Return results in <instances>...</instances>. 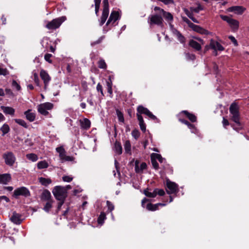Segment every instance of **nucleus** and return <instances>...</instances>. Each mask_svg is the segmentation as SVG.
Segmentation results:
<instances>
[{"instance_id": "obj_1", "label": "nucleus", "mask_w": 249, "mask_h": 249, "mask_svg": "<svg viewBox=\"0 0 249 249\" xmlns=\"http://www.w3.org/2000/svg\"><path fill=\"white\" fill-rule=\"evenodd\" d=\"M230 113L231 115V119L235 123V125H231L233 129L238 131L242 128V126L240 123V114L239 107L235 103H232L229 108Z\"/></svg>"}, {"instance_id": "obj_2", "label": "nucleus", "mask_w": 249, "mask_h": 249, "mask_svg": "<svg viewBox=\"0 0 249 249\" xmlns=\"http://www.w3.org/2000/svg\"><path fill=\"white\" fill-rule=\"evenodd\" d=\"M52 192L55 198L58 200H65L67 196V189L63 186H55Z\"/></svg>"}, {"instance_id": "obj_3", "label": "nucleus", "mask_w": 249, "mask_h": 249, "mask_svg": "<svg viewBox=\"0 0 249 249\" xmlns=\"http://www.w3.org/2000/svg\"><path fill=\"white\" fill-rule=\"evenodd\" d=\"M5 164L9 166L13 167L16 162L17 158L14 153L10 151L5 152L2 155Z\"/></svg>"}, {"instance_id": "obj_4", "label": "nucleus", "mask_w": 249, "mask_h": 249, "mask_svg": "<svg viewBox=\"0 0 249 249\" xmlns=\"http://www.w3.org/2000/svg\"><path fill=\"white\" fill-rule=\"evenodd\" d=\"M66 20L65 16H62L48 21L45 27L49 30H55L58 28L61 24Z\"/></svg>"}, {"instance_id": "obj_5", "label": "nucleus", "mask_w": 249, "mask_h": 249, "mask_svg": "<svg viewBox=\"0 0 249 249\" xmlns=\"http://www.w3.org/2000/svg\"><path fill=\"white\" fill-rule=\"evenodd\" d=\"M53 108V104L50 102L40 104L37 106V110L39 113L43 115H49V111Z\"/></svg>"}, {"instance_id": "obj_6", "label": "nucleus", "mask_w": 249, "mask_h": 249, "mask_svg": "<svg viewBox=\"0 0 249 249\" xmlns=\"http://www.w3.org/2000/svg\"><path fill=\"white\" fill-rule=\"evenodd\" d=\"M148 23L151 27L153 25H157L160 26L163 25V19L161 15H151L148 18Z\"/></svg>"}, {"instance_id": "obj_7", "label": "nucleus", "mask_w": 249, "mask_h": 249, "mask_svg": "<svg viewBox=\"0 0 249 249\" xmlns=\"http://www.w3.org/2000/svg\"><path fill=\"white\" fill-rule=\"evenodd\" d=\"M103 10L100 20V25L102 26L106 22L109 14V5L108 0H103Z\"/></svg>"}, {"instance_id": "obj_8", "label": "nucleus", "mask_w": 249, "mask_h": 249, "mask_svg": "<svg viewBox=\"0 0 249 249\" xmlns=\"http://www.w3.org/2000/svg\"><path fill=\"white\" fill-rule=\"evenodd\" d=\"M220 18L229 24L232 30L234 31L238 30L239 25V23L238 20L227 16L220 15Z\"/></svg>"}, {"instance_id": "obj_9", "label": "nucleus", "mask_w": 249, "mask_h": 249, "mask_svg": "<svg viewBox=\"0 0 249 249\" xmlns=\"http://www.w3.org/2000/svg\"><path fill=\"white\" fill-rule=\"evenodd\" d=\"M209 48L213 49L215 53V55H217V51H222L224 50V48L218 42L211 39L209 46H206L205 49L208 50Z\"/></svg>"}, {"instance_id": "obj_10", "label": "nucleus", "mask_w": 249, "mask_h": 249, "mask_svg": "<svg viewBox=\"0 0 249 249\" xmlns=\"http://www.w3.org/2000/svg\"><path fill=\"white\" fill-rule=\"evenodd\" d=\"M14 196L15 197H18L19 196L24 197L30 196V193L28 189L25 187H21L16 189L14 192Z\"/></svg>"}, {"instance_id": "obj_11", "label": "nucleus", "mask_w": 249, "mask_h": 249, "mask_svg": "<svg viewBox=\"0 0 249 249\" xmlns=\"http://www.w3.org/2000/svg\"><path fill=\"white\" fill-rule=\"evenodd\" d=\"M40 76L43 81L44 85V89H46L51 80V77L48 73L44 70H41L40 71Z\"/></svg>"}, {"instance_id": "obj_12", "label": "nucleus", "mask_w": 249, "mask_h": 249, "mask_svg": "<svg viewBox=\"0 0 249 249\" xmlns=\"http://www.w3.org/2000/svg\"><path fill=\"white\" fill-rule=\"evenodd\" d=\"M167 189L166 192L168 194L176 193L178 190V185L174 182L170 181L169 179L166 180Z\"/></svg>"}, {"instance_id": "obj_13", "label": "nucleus", "mask_w": 249, "mask_h": 249, "mask_svg": "<svg viewBox=\"0 0 249 249\" xmlns=\"http://www.w3.org/2000/svg\"><path fill=\"white\" fill-rule=\"evenodd\" d=\"M137 113L141 115L144 114L148 116L150 119L152 120L157 119V117L154 115L147 108L144 107L142 106H139L137 107Z\"/></svg>"}, {"instance_id": "obj_14", "label": "nucleus", "mask_w": 249, "mask_h": 249, "mask_svg": "<svg viewBox=\"0 0 249 249\" xmlns=\"http://www.w3.org/2000/svg\"><path fill=\"white\" fill-rule=\"evenodd\" d=\"M42 46L46 50H50L51 52L54 53L55 48L51 45V41L48 37H44L41 41Z\"/></svg>"}, {"instance_id": "obj_15", "label": "nucleus", "mask_w": 249, "mask_h": 249, "mask_svg": "<svg viewBox=\"0 0 249 249\" xmlns=\"http://www.w3.org/2000/svg\"><path fill=\"white\" fill-rule=\"evenodd\" d=\"M120 18L119 12L118 11H113L111 13L109 18L107 22L106 25H113L116 21Z\"/></svg>"}, {"instance_id": "obj_16", "label": "nucleus", "mask_w": 249, "mask_h": 249, "mask_svg": "<svg viewBox=\"0 0 249 249\" xmlns=\"http://www.w3.org/2000/svg\"><path fill=\"white\" fill-rule=\"evenodd\" d=\"M147 167V164L145 162H140L138 160L135 161V171L138 174H142L144 170Z\"/></svg>"}, {"instance_id": "obj_17", "label": "nucleus", "mask_w": 249, "mask_h": 249, "mask_svg": "<svg viewBox=\"0 0 249 249\" xmlns=\"http://www.w3.org/2000/svg\"><path fill=\"white\" fill-rule=\"evenodd\" d=\"M246 10V8L242 6H234L229 7L228 11L230 12H233L238 15H242Z\"/></svg>"}, {"instance_id": "obj_18", "label": "nucleus", "mask_w": 249, "mask_h": 249, "mask_svg": "<svg viewBox=\"0 0 249 249\" xmlns=\"http://www.w3.org/2000/svg\"><path fill=\"white\" fill-rule=\"evenodd\" d=\"M10 219L12 222L17 225L20 224L22 221L21 219V215L19 213H17L16 212H14L12 213V215L10 218Z\"/></svg>"}, {"instance_id": "obj_19", "label": "nucleus", "mask_w": 249, "mask_h": 249, "mask_svg": "<svg viewBox=\"0 0 249 249\" xmlns=\"http://www.w3.org/2000/svg\"><path fill=\"white\" fill-rule=\"evenodd\" d=\"M26 119L30 122H34L36 118V114L32 109H28L24 112Z\"/></svg>"}, {"instance_id": "obj_20", "label": "nucleus", "mask_w": 249, "mask_h": 249, "mask_svg": "<svg viewBox=\"0 0 249 249\" xmlns=\"http://www.w3.org/2000/svg\"><path fill=\"white\" fill-rule=\"evenodd\" d=\"M11 180V176L10 174L5 173L0 174V184H7Z\"/></svg>"}, {"instance_id": "obj_21", "label": "nucleus", "mask_w": 249, "mask_h": 249, "mask_svg": "<svg viewBox=\"0 0 249 249\" xmlns=\"http://www.w3.org/2000/svg\"><path fill=\"white\" fill-rule=\"evenodd\" d=\"M193 31L197 32L198 33H200L201 34L203 35H209V32L204 29L202 28V27H200L199 26H198L197 25L194 24L193 23V24H191V26L190 27Z\"/></svg>"}, {"instance_id": "obj_22", "label": "nucleus", "mask_w": 249, "mask_h": 249, "mask_svg": "<svg viewBox=\"0 0 249 249\" xmlns=\"http://www.w3.org/2000/svg\"><path fill=\"white\" fill-rule=\"evenodd\" d=\"M80 123L81 127L83 129L88 130L90 127V121L88 119L84 118L83 120H80Z\"/></svg>"}, {"instance_id": "obj_23", "label": "nucleus", "mask_w": 249, "mask_h": 249, "mask_svg": "<svg viewBox=\"0 0 249 249\" xmlns=\"http://www.w3.org/2000/svg\"><path fill=\"white\" fill-rule=\"evenodd\" d=\"M0 108L5 114L13 116L15 114V110L13 108L11 107L2 106L0 107Z\"/></svg>"}, {"instance_id": "obj_24", "label": "nucleus", "mask_w": 249, "mask_h": 249, "mask_svg": "<svg viewBox=\"0 0 249 249\" xmlns=\"http://www.w3.org/2000/svg\"><path fill=\"white\" fill-rule=\"evenodd\" d=\"M137 116L138 120L139 122V125L141 129L143 131L145 132L146 130V125L144 122L142 116L139 113H137Z\"/></svg>"}, {"instance_id": "obj_25", "label": "nucleus", "mask_w": 249, "mask_h": 249, "mask_svg": "<svg viewBox=\"0 0 249 249\" xmlns=\"http://www.w3.org/2000/svg\"><path fill=\"white\" fill-rule=\"evenodd\" d=\"M189 45L196 51H199L201 49V45L194 40H191Z\"/></svg>"}, {"instance_id": "obj_26", "label": "nucleus", "mask_w": 249, "mask_h": 249, "mask_svg": "<svg viewBox=\"0 0 249 249\" xmlns=\"http://www.w3.org/2000/svg\"><path fill=\"white\" fill-rule=\"evenodd\" d=\"M51 193L47 190H44L41 194V198L43 200H51Z\"/></svg>"}, {"instance_id": "obj_27", "label": "nucleus", "mask_w": 249, "mask_h": 249, "mask_svg": "<svg viewBox=\"0 0 249 249\" xmlns=\"http://www.w3.org/2000/svg\"><path fill=\"white\" fill-rule=\"evenodd\" d=\"M39 182L43 186H47L52 183V180L49 178L40 177L38 178Z\"/></svg>"}, {"instance_id": "obj_28", "label": "nucleus", "mask_w": 249, "mask_h": 249, "mask_svg": "<svg viewBox=\"0 0 249 249\" xmlns=\"http://www.w3.org/2000/svg\"><path fill=\"white\" fill-rule=\"evenodd\" d=\"M124 148L125 150V152L129 154V155L131 154V145L129 141H126L124 144Z\"/></svg>"}, {"instance_id": "obj_29", "label": "nucleus", "mask_w": 249, "mask_h": 249, "mask_svg": "<svg viewBox=\"0 0 249 249\" xmlns=\"http://www.w3.org/2000/svg\"><path fill=\"white\" fill-rule=\"evenodd\" d=\"M182 113L185 114L186 116L188 118V119L192 122H195L196 121V116L193 114L189 113L186 110H183L182 111Z\"/></svg>"}, {"instance_id": "obj_30", "label": "nucleus", "mask_w": 249, "mask_h": 249, "mask_svg": "<svg viewBox=\"0 0 249 249\" xmlns=\"http://www.w3.org/2000/svg\"><path fill=\"white\" fill-rule=\"evenodd\" d=\"M114 151L115 152L120 155L122 153V147L121 144L119 142H116L114 144Z\"/></svg>"}, {"instance_id": "obj_31", "label": "nucleus", "mask_w": 249, "mask_h": 249, "mask_svg": "<svg viewBox=\"0 0 249 249\" xmlns=\"http://www.w3.org/2000/svg\"><path fill=\"white\" fill-rule=\"evenodd\" d=\"M162 15L165 19L169 22V24H170V23L171 24V22L173 20V17L172 15L170 13L166 12L165 11L163 13Z\"/></svg>"}, {"instance_id": "obj_32", "label": "nucleus", "mask_w": 249, "mask_h": 249, "mask_svg": "<svg viewBox=\"0 0 249 249\" xmlns=\"http://www.w3.org/2000/svg\"><path fill=\"white\" fill-rule=\"evenodd\" d=\"M49 166L48 163L45 160L39 161L37 163V167L39 169H45Z\"/></svg>"}, {"instance_id": "obj_33", "label": "nucleus", "mask_w": 249, "mask_h": 249, "mask_svg": "<svg viewBox=\"0 0 249 249\" xmlns=\"http://www.w3.org/2000/svg\"><path fill=\"white\" fill-rule=\"evenodd\" d=\"M26 158L30 160L35 162L38 160V156L34 153L28 154L26 155Z\"/></svg>"}, {"instance_id": "obj_34", "label": "nucleus", "mask_w": 249, "mask_h": 249, "mask_svg": "<svg viewBox=\"0 0 249 249\" xmlns=\"http://www.w3.org/2000/svg\"><path fill=\"white\" fill-rule=\"evenodd\" d=\"M14 121L16 123L18 124L19 125L23 126V127H24L25 128H27L28 127V125H27V124L26 123V122L24 120H22V119H14Z\"/></svg>"}, {"instance_id": "obj_35", "label": "nucleus", "mask_w": 249, "mask_h": 249, "mask_svg": "<svg viewBox=\"0 0 249 249\" xmlns=\"http://www.w3.org/2000/svg\"><path fill=\"white\" fill-rule=\"evenodd\" d=\"M0 130L2 132V136H4L6 134L8 133L10 130V128L9 125L6 124H4L0 128Z\"/></svg>"}, {"instance_id": "obj_36", "label": "nucleus", "mask_w": 249, "mask_h": 249, "mask_svg": "<svg viewBox=\"0 0 249 249\" xmlns=\"http://www.w3.org/2000/svg\"><path fill=\"white\" fill-rule=\"evenodd\" d=\"M152 158H154L155 160H158L160 163L163 162L165 159H163L160 154L157 153H152L151 156Z\"/></svg>"}, {"instance_id": "obj_37", "label": "nucleus", "mask_w": 249, "mask_h": 249, "mask_svg": "<svg viewBox=\"0 0 249 249\" xmlns=\"http://www.w3.org/2000/svg\"><path fill=\"white\" fill-rule=\"evenodd\" d=\"M106 213L104 212L101 213L99 216L98 218V220H97L98 223L99 224H101V225L103 224L104 222V220L106 219Z\"/></svg>"}, {"instance_id": "obj_38", "label": "nucleus", "mask_w": 249, "mask_h": 249, "mask_svg": "<svg viewBox=\"0 0 249 249\" xmlns=\"http://www.w3.org/2000/svg\"><path fill=\"white\" fill-rule=\"evenodd\" d=\"M56 151L59 153V156L60 159L62 158L65 154L66 151L63 146H60L56 148Z\"/></svg>"}, {"instance_id": "obj_39", "label": "nucleus", "mask_w": 249, "mask_h": 249, "mask_svg": "<svg viewBox=\"0 0 249 249\" xmlns=\"http://www.w3.org/2000/svg\"><path fill=\"white\" fill-rule=\"evenodd\" d=\"M62 162L65 161H72L74 158L72 156H67L66 154L60 159Z\"/></svg>"}, {"instance_id": "obj_40", "label": "nucleus", "mask_w": 249, "mask_h": 249, "mask_svg": "<svg viewBox=\"0 0 249 249\" xmlns=\"http://www.w3.org/2000/svg\"><path fill=\"white\" fill-rule=\"evenodd\" d=\"M144 194L146 196L149 197H155L156 196V192L155 190L153 192H150L149 190H144Z\"/></svg>"}, {"instance_id": "obj_41", "label": "nucleus", "mask_w": 249, "mask_h": 249, "mask_svg": "<svg viewBox=\"0 0 249 249\" xmlns=\"http://www.w3.org/2000/svg\"><path fill=\"white\" fill-rule=\"evenodd\" d=\"M185 12L186 14L187 15V16L190 19H191L194 22L197 23H198V21H197V20L193 17V15L192 13L193 12H190L188 10L185 9Z\"/></svg>"}, {"instance_id": "obj_42", "label": "nucleus", "mask_w": 249, "mask_h": 249, "mask_svg": "<svg viewBox=\"0 0 249 249\" xmlns=\"http://www.w3.org/2000/svg\"><path fill=\"white\" fill-rule=\"evenodd\" d=\"M52 200L48 201V202L46 203L43 210L46 212H49L50 209L52 207Z\"/></svg>"}, {"instance_id": "obj_43", "label": "nucleus", "mask_w": 249, "mask_h": 249, "mask_svg": "<svg viewBox=\"0 0 249 249\" xmlns=\"http://www.w3.org/2000/svg\"><path fill=\"white\" fill-rule=\"evenodd\" d=\"M33 78L36 85L38 87H40V81L38 77V74L36 72H33Z\"/></svg>"}, {"instance_id": "obj_44", "label": "nucleus", "mask_w": 249, "mask_h": 249, "mask_svg": "<svg viewBox=\"0 0 249 249\" xmlns=\"http://www.w3.org/2000/svg\"><path fill=\"white\" fill-rule=\"evenodd\" d=\"M146 208L149 211H156V210H158L157 208L156 204H152L150 203H148L146 205Z\"/></svg>"}, {"instance_id": "obj_45", "label": "nucleus", "mask_w": 249, "mask_h": 249, "mask_svg": "<svg viewBox=\"0 0 249 249\" xmlns=\"http://www.w3.org/2000/svg\"><path fill=\"white\" fill-rule=\"evenodd\" d=\"M94 3H95V14L97 16L99 10L100 8V5L101 3V0H94Z\"/></svg>"}, {"instance_id": "obj_46", "label": "nucleus", "mask_w": 249, "mask_h": 249, "mask_svg": "<svg viewBox=\"0 0 249 249\" xmlns=\"http://www.w3.org/2000/svg\"><path fill=\"white\" fill-rule=\"evenodd\" d=\"M116 114L118 118L119 121L120 122L124 123V118L123 114L120 111L119 109L116 110Z\"/></svg>"}, {"instance_id": "obj_47", "label": "nucleus", "mask_w": 249, "mask_h": 249, "mask_svg": "<svg viewBox=\"0 0 249 249\" xmlns=\"http://www.w3.org/2000/svg\"><path fill=\"white\" fill-rule=\"evenodd\" d=\"M98 67L100 69H106L107 65L104 60L100 59L98 62Z\"/></svg>"}, {"instance_id": "obj_48", "label": "nucleus", "mask_w": 249, "mask_h": 249, "mask_svg": "<svg viewBox=\"0 0 249 249\" xmlns=\"http://www.w3.org/2000/svg\"><path fill=\"white\" fill-rule=\"evenodd\" d=\"M132 136L134 137L136 140H137L140 136V132L138 130L135 129L132 131L131 133Z\"/></svg>"}, {"instance_id": "obj_49", "label": "nucleus", "mask_w": 249, "mask_h": 249, "mask_svg": "<svg viewBox=\"0 0 249 249\" xmlns=\"http://www.w3.org/2000/svg\"><path fill=\"white\" fill-rule=\"evenodd\" d=\"M73 179V177L72 176H64L62 177V180L64 182H70Z\"/></svg>"}, {"instance_id": "obj_50", "label": "nucleus", "mask_w": 249, "mask_h": 249, "mask_svg": "<svg viewBox=\"0 0 249 249\" xmlns=\"http://www.w3.org/2000/svg\"><path fill=\"white\" fill-rule=\"evenodd\" d=\"M107 205L108 208V211H109V212L111 213V212L114 209V206L113 204L109 201L107 200Z\"/></svg>"}, {"instance_id": "obj_51", "label": "nucleus", "mask_w": 249, "mask_h": 249, "mask_svg": "<svg viewBox=\"0 0 249 249\" xmlns=\"http://www.w3.org/2000/svg\"><path fill=\"white\" fill-rule=\"evenodd\" d=\"M12 87L15 88L17 90L19 91L21 89L20 86L15 81L13 80L12 83Z\"/></svg>"}, {"instance_id": "obj_52", "label": "nucleus", "mask_w": 249, "mask_h": 249, "mask_svg": "<svg viewBox=\"0 0 249 249\" xmlns=\"http://www.w3.org/2000/svg\"><path fill=\"white\" fill-rule=\"evenodd\" d=\"M187 125L188 127V128L191 130L192 133H196L197 129H196V128L195 127V126L194 124H192L189 122V124H188Z\"/></svg>"}, {"instance_id": "obj_53", "label": "nucleus", "mask_w": 249, "mask_h": 249, "mask_svg": "<svg viewBox=\"0 0 249 249\" xmlns=\"http://www.w3.org/2000/svg\"><path fill=\"white\" fill-rule=\"evenodd\" d=\"M187 125L188 127V128L191 130L192 133H196L197 129H196V128L195 127V126L194 124H192L189 122V124H188Z\"/></svg>"}, {"instance_id": "obj_54", "label": "nucleus", "mask_w": 249, "mask_h": 249, "mask_svg": "<svg viewBox=\"0 0 249 249\" xmlns=\"http://www.w3.org/2000/svg\"><path fill=\"white\" fill-rule=\"evenodd\" d=\"M187 125L188 127V128L191 130L192 133H196L197 129H196V128L195 127V126L194 124H192L189 122V124H188Z\"/></svg>"}, {"instance_id": "obj_55", "label": "nucleus", "mask_w": 249, "mask_h": 249, "mask_svg": "<svg viewBox=\"0 0 249 249\" xmlns=\"http://www.w3.org/2000/svg\"><path fill=\"white\" fill-rule=\"evenodd\" d=\"M9 74L8 71L6 68H3L0 66V75H6Z\"/></svg>"}, {"instance_id": "obj_56", "label": "nucleus", "mask_w": 249, "mask_h": 249, "mask_svg": "<svg viewBox=\"0 0 249 249\" xmlns=\"http://www.w3.org/2000/svg\"><path fill=\"white\" fill-rule=\"evenodd\" d=\"M191 9L192 12H194L198 13L200 11L203 10V8L200 4H199L197 7L191 8Z\"/></svg>"}, {"instance_id": "obj_57", "label": "nucleus", "mask_w": 249, "mask_h": 249, "mask_svg": "<svg viewBox=\"0 0 249 249\" xmlns=\"http://www.w3.org/2000/svg\"><path fill=\"white\" fill-rule=\"evenodd\" d=\"M151 162L154 168L155 169H158L159 168V164L156 161V160H155L154 158H151Z\"/></svg>"}, {"instance_id": "obj_58", "label": "nucleus", "mask_w": 249, "mask_h": 249, "mask_svg": "<svg viewBox=\"0 0 249 249\" xmlns=\"http://www.w3.org/2000/svg\"><path fill=\"white\" fill-rule=\"evenodd\" d=\"M52 56V55L51 54L47 53L44 56V59H45V60L46 61L49 62V63H52V60L51 59Z\"/></svg>"}, {"instance_id": "obj_59", "label": "nucleus", "mask_w": 249, "mask_h": 249, "mask_svg": "<svg viewBox=\"0 0 249 249\" xmlns=\"http://www.w3.org/2000/svg\"><path fill=\"white\" fill-rule=\"evenodd\" d=\"M185 55H186V58L187 60H195L196 58L195 55L193 54H190L189 53H186Z\"/></svg>"}, {"instance_id": "obj_60", "label": "nucleus", "mask_w": 249, "mask_h": 249, "mask_svg": "<svg viewBox=\"0 0 249 249\" xmlns=\"http://www.w3.org/2000/svg\"><path fill=\"white\" fill-rule=\"evenodd\" d=\"M155 191L156 192V195L158 194L160 196H162L165 194L164 190L162 189H155Z\"/></svg>"}, {"instance_id": "obj_61", "label": "nucleus", "mask_w": 249, "mask_h": 249, "mask_svg": "<svg viewBox=\"0 0 249 249\" xmlns=\"http://www.w3.org/2000/svg\"><path fill=\"white\" fill-rule=\"evenodd\" d=\"M229 38L233 43L234 46H237L238 45L237 41L234 36H229Z\"/></svg>"}, {"instance_id": "obj_62", "label": "nucleus", "mask_w": 249, "mask_h": 249, "mask_svg": "<svg viewBox=\"0 0 249 249\" xmlns=\"http://www.w3.org/2000/svg\"><path fill=\"white\" fill-rule=\"evenodd\" d=\"M177 37L180 43H183L185 42V38L180 33H179Z\"/></svg>"}, {"instance_id": "obj_63", "label": "nucleus", "mask_w": 249, "mask_h": 249, "mask_svg": "<svg viewBox=\"0 0 249 249\" xmlns=\"http://www.w3.org/2000/svg\"><path fill=\"white\" fill-rule=\"evenodd\" d=\"M170 26L172 30L173 34L177 36L180 33L173 27V25L170 23Z\"/></svg>"}, {"instance_id": "obj_64", "label": "nucleus", "mask_w": 249, "mask_h": 249, "mask_svg": "<svg viewBox=\"0 0 249 249\" xmlns=\"http://www.w3.org/2000/svg\"><path fill=\"white\" fill-rule=\"evenodd\" d=\"M96 89H97V91H100L101 92V94L103 96L104 93H103V89H102V86L100 83H98L97 84Z\"/></svg>"}]
</instances>
